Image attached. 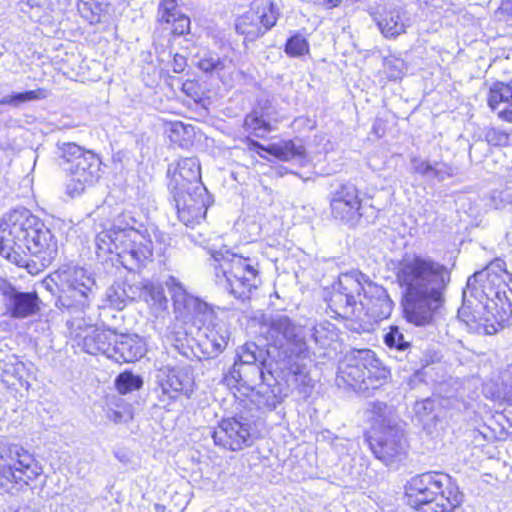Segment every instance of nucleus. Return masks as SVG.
<instances>
[{"instance_id":"f257e3e1","label":"nucleus","mask_w":512,"mask_h":512,"mask_svg":"<svg viewBox=\"0 0 512 512\" xmlns=\"http://www.w3.org/2000/svg\"><path fill=\"white\" fill-rule=\"evenodd\" d=\"M396 278L403 289L405 319L415 326L431 325L450 281L448 270L431 257L410 253L399 261Z\"/></svg>"},{"instance_id":"f03ea898","label":"nucleus","mask_w":512,"mask_h":512,"mask_svg":"<svg viewBox=\"0 0 512 512\" xmlns=\"http://www.w3.org/2000/svg\"><path fill=\"white\" fill-rule=\"evenodd\" d=\"M29 251L43 266L57 255L58 247L51 231L28 210H14L0 224V254L19 263L21 255Z\"/></svg>"},{"instance_id":"7ed1b4c3","label":"nucleus","mask_w":512,"mask_h":512,"mask_svg":"<svg viewBox=\"0 0 512 512\" xmlns=\"http://www.w3.org/2000/svg\"><path fill=\"white\" fill-rule=\"evenodd\" d=\"M124 214L119 215L111 228L96 236V248L99 256L114 254L128 270H135L150 260L153 254L152 240L146 231L135 229V220Z\"/></svg>"},{"instance_id":"20e7f679","label":"nucleus","mask_w":512,"mask_h":512,"mask_svg":"<svg viewBox=\"0 0 512 512\" xmlns=\"http://www.w3.org/2000/svg\"><path fill=\"white\" fill-rule=\"evenodd\" d=\"M408 504L423 512H453L464 495L451 477L444 473H423L412 477L405 486Z\"/></svg>"},{"instance_id":"39448f33","label":"nucleus","mask_w":512,"mask_h":512,"mask_svg":"<svg viewBox=\"0 0 512 512\" xmlns=\"http://www.w3.org/2000/svg\"><path fill=\"white\" fill-rule=\"evenodd\" d=\"M216 282L236 298L244 299L260 284L258 269L249 258L228 250L212 254Z\"/></svg>"},{"instance_id":"423d86ee","label":"nucleus","mask_w":512,"mask_h":512,"mask_svg":"<svg viewBox=\"0 0 512 512\" xmlns=\"http://www.w3.org/2000/svg\"><path fill=\"white\" fill-rule=\"evenodd\" d=\"M331 304L337 308L353 310L357 304L367 310L372 306L388 305L385 289L371 282L362 272L354 270L339 276Z\"/></svg>"},{"instance_id":"0eeeda50","label":"nucleus","mask_w":512,"mask_h":512,"mask_svg":"<svg viewBox=\"0 0 512 512\" xmlns=\"http://www.w3.org/2000/svg\"><path fill=\"white\" fill-rule=\"evenodd\" d=\"M388 377V371L381 366L371 350H358L348 354L340 362L336 382L356 391L377 388Z\"/></svg>"},{"instance_id":"6e6552de","label":"nucleus","mask_w":512,"mask_h":512,"mask_svg":"<svg viewBox=\"0 0 512 512\" xmlns=\"http://www.w3.org/2000/svg\"><path fill=\"white\" fill-rule=\"evenodd\" d=\"M62 151V166L67 174L66 192L71 197L79 196L99 180L101 161L74 143L65 144Z\"/></svg>"},{"instance_id":"1a4fd4ad","label":"nucleus","mask_w":512,"mask_h":512,"mask_svg":"<svg viewBox=\"0 0 512 512\" xmlns=\"http://www.w3.org/2000/svg\"><path fill=\"white\" fill-rule=\"evenodd\" d=\"M50 280L58 286V303L61 306L75 310H83L89 306V296L95 287V280L87 270L64 266L51 274Z\"/></svg>"},{"instance_id":"9d476101","label":"nucleus","mask_w":512,"mask_h":512,"mask_svg":"<svg viewBox=\"0 0 512 512\" xmlns=\"http://www.w3.org/2000/svg\"><path fill=\"white\" fill-rule=\"evenodd\" d=\"M369 443L375 456L387 464L401 460L408 449L403 430L396 424L375 430Z\"/></svg>"},{"instance_id":"9b49d317","label":"nucleus","mask_w":512,"mask_h":512,"mask_svg":"<svg viewBox=\"0 0 512 512\" xmlns=\"http://www.w3.org/2000/svg\"><path fill=\"white\" fill-rule=\"evenodd\" d=\"M0 471L4 485L9 482L23 487L37 479L43 469L34 456L22 448L13 463L0 468Z\"/></svg>"},{"instance_id":"f8f14e48","label":"nucleus","mask_w":512,"mask_h":512,"mask_svg":"<svg viewBox=\"0 0 512 512\" xmlns=\"http://www.w3.org/2000/svg\"><path fill=\"white\" fill-rule=\"evenodd\" d=\"M178 218L186 226H193L205 218L209 205L207 189L202 194L192 190L174 191Z\"/></svg>"},{"instance_id":"ddd939ff","label":"nucleus","mask_w":512,"mask_h":512,"mask_svg":"<svg viewBox=\"0 0 512 512\" xmlns=\"http://www.w3.org/2000/svg\"><path fill=\"white\" fill-rule=\"evenodd\" d=\"M212 437L217 446L239 451L251 444L250 425L235 418L224 419L214 429Z\"/></svg>"},{"instance_id":"4468645a","label":"nucleus","mask_w":512,"mask_h":512,"mask_svg":"<svg viewBox=\"0 0 512 512\" xmlns=\"http://www.w3.org/2000/svg\"><path fill=\"white\" fill-rule=\"evenodd\" d=\"M330 207L335 219L354 224L361 216V200L358 189L353 184L341 185L334 191Z\"/></svg>"},{"instance_id":"2eb2a0df","label":"nucleus","mask_w":512,"mask_h":512,"mask_svg":"<svg viewBox=\"0 0 512 512\" xmlns=\"http://www.w3.org/2000/svg\"><path fill=\"white\" fill-rule=\"evenodd\" d=\"M170 290L176 311L183 316H191L202 324L212 322L214 312L206 302L188 294L183 286L175 282L174 279L171 281Z\"/></svg>"},{"instance_id":"dca6fc26","label":"nucleus","mask_w":512,"mask_h":512,"mask_svg":"<svg viewBox=\"0 0 512 512\" xmlns=\"http://www.w3.org/2000/svg\"><path fill=\"white\" fill-rule=\"evenodd\" d=\"M172 191L192 190L194 193H204L201 183L200 164L196 158H184L178 161L170 182Z\"/></svg>"},{"instance_id":"f3484780","label":"nucleus","mask_w":512,"mask_h":512,"mask_svg":"<svg viewBox=\"0 0 512 512\" xmlns=\"http://www.w3.org/2000/svg\"><path fill=\"white\" fill-rule=\"evenodd\" d=\"M162 392L170 398H177L181 394L187 395L192 391L193 378L190 372L182 367H162L158 373Z\"/></svg>"},{"instance_id":"a211bd4d","label":"nucleus","mask_w":512,"mask_h":512,"mask_svg":"<svg viewBox=\"0 0 512 512\" xmlns=\"http://www.w3.org/2000/svg\"><path fill=\"white\" fill-rule=\"evenodd\" d=\"M145 341L136 334H117L113 339L110 358L116 362H135L146 354Z\"/></svg>"},{"instance_id":"6ab92c4d","label":"nucleus","mask_w":512,"mask_h":512,"mask_svg":"<svg viewBox=\"0 0 512 512\" xmlns=\"http://www.w3.org/2000/svg\"><path fill=\"white\" fill-rule=\"evenodd\" d=\"M78 337L82 340V343L78 342V345H82V349L86 353L91 355L102 353L110 358L113 339L115 337L114 331L89 326L83 331V334H79Z\"/></svg>"},{"instance_id":"aec40b11","label":"nucleus","mask_w":512,"mask_h":512,"mask_svg":"<svg viewBox=\"0 0 512 512\" xmlns=\"http://www.w3.org/2000/svg\"><path fill=\"white\" fill-rule=\"evenodd\" d=\"M270 333L277 339L282 338L288 344L294 345L293 353H302L305 350V341L302 336V328L291 323L287 316H278L273 319Z\"/></svg>"},{"instance_id":"412c9836","label":"nucleus","mask_w":512,"mask_h":512,"mask_svg":"<svg viewBox=\"0 0 512 512\" xmlns=\"http://www.w3.org/2000/svg\"><path fill=\"white\" fill-rule=\"evenodd\" d=\"M508 277L506 271L505 262L497 259L486 266L482 271L474 273L473 276L468 278V287L479 283L483 291L486 289H493L500 287L501 283L505 282V278Z\"/></svg>"},{"instance_id":"4be33fe9","label":"nucleus","mask_w":512,"mask_h":512,"mask_svg":"<svg viewBox=\"0 0 512 512\" xmlns=\"http://www.w3.org/2000/svg\"><path fill=\"white\" fill-rule=\"evenodd\" d=\"M7 306L13 317L25 318L38 310V297L34 293H21L9 288L5 291Z\"/></svg>"},{"instance_id":"5701e85b","label":"nucleus","mask_w":512,"mask_h":512,"mask_svg":"<svg viewBox=\"0 0 512 512\" xmlns=\"http://www.w3.org/2000/svg\"><path fill=\"white\" fill-rule=\"evenodd\" d=\"M377 25L385 37L394 38L406 32L410 21L404 12L392 9L379 16Z\"/></svg>"},{"instance_id":"b1692460","label":"nucleus","mask_w":512,"mask_h":512,"mask_svg":"<svg viewBox=\"0 0 512 512\" xmlns=\"http://www.w3.org/2000/svg\"><path fill=\"white\" fill-rule=\"evenodd\" d=\"M488 104L493 110L499 108L500 104L507 105L498 112V116L507 122H512V82L494 84L490 88Z\"/></svg>"},{"instance_id":"393cba45","label":"nucleus","mask_w":512,"mask_h":512,"mask_svg":"<svg viewBox=\"0 0 512 512\" xmlns=\"http://www.w3.org/2000/svg\"><path fill=\"white\" fill-rule=\"evenodd\" d=\"M253 145L261 150L269 153L275 158L281 161H291L295 159H301L305 155V148L300 141L286 140L277 143L270 144L267 147L260 145L259 143H253Z\"/></svg>"},{"instance_id":"a878e982","label":"nucleus","mask_w":512,"mask_h":512,"mask_svg":"<svg viewBox=\"0 0 512 512\" xmlns=\"http://www.w3.org/2000/svg\"><path fill=\"white\" fill-rule=\"evenodd\" d=\"M495 303L487 304L482 307L483 313L478 317L473 316L469 320H465L467 325L475 330L477 333L485 334V335H494L497 333L500 327H503L501 322L504 321L503 318L497 319L493 314L492 310L494 309Z\"/></svg>"},{"instance_id":"bb28decb","label":"nucleus","mask_w":512,"mask_h":512,"mask_svg":"<svg viewBox=\"0 0 512 512\" xmlns=\"http://www.w3.org/2000/svg\"><path fill=\"white\" fill-rule=\"evenodd\" d=\"M258 347L254 343H246L239 347L237 350V359L233 365V374L242 379L241 369L242 365L250 367L255 372L256 378L259 381L263 380V371L259 365H257L258 358L256 352Z\"/></svg>"},{"instance_id":"cd10ccee","label":"nucleus","mask_w":512,"mask_h":512,"mask_svg":"<svg viewBox=\"0 0 512 512\" xmlns=\"http://www.w3.org/2000/svg\"><path fill=\"white\" fill-rule=\"evenodd\" d=\"M269 30L270 28L257 19L250 9L241 15L236 22V31L250 41L260 38Z\"/></svg>"},{"instance_id":"c85d7f7f","label":"nucleus","mask_w":512,"mask_h":512,"mask_svg":"<svg viewBox=\"0 0 512 512\" xmlns=\"http://www.w3.org/2000/svg\"><path fill=\"white\" fill-rule=\"evenodd\" d=\"M251 12L268 28L275 26L280 16L279 0H252Z\"/></svg>"},{"instance_id":"c756f323","label":"nucleus","mask_w":512,"mask_h":512,"mask_svg":"<svg viewBox=\"0 0 512 512\" xmlns=\"http://www.w3.org/2000/svg\"><path fill=\"white\" fill-rule=\"evenodd\" d=\"M277 122L278 120L273 119L268 111H253L246 116L244 127L254 136L263 137L274 129Z\"/></svg>"},{"instance_id":"7c9ffc66","label":"nucleus","mask_w":512,"mask_h":512,"mask_svg":"<svg viewBox=\"0 0 512 512\" xmlns=\"http://www.w3.org/2000/svg\"><path fill=\"white\" fill-rule=\"evenodd\" d=\"M411 163L413 171L424 177H430L437 179L438 181H443L447 177L453 176L452 168L446 164H441L439 167L438 163L431 164L429 161L420 159L418 157H413L411 159Z\"/></svg>"},{"instance_id":"2f4dec72","label":"nucleus","mask_w":512,"mask_h":512,"mask_svg":"<svg viewBox=\"0 0 512 512\" xmlns=\"http://www.w3.org/2000/svg\"><path fill=\"white\" fill-rule=\"evenodd\" d=\"M140 298L155 311L164 309L167 303L163 287L153 283H146L142 286Z\"/></svg>"},{"instance_id":"473e14b6","label":"nucleus","mask_w":512,"mask_h":512,"mask_svg":"<svg viewBox=\"0 0 512 512\" xmlns=\"http://www.w3.org/2000/svg\"><path fill=\"white\" fill-rule=\"evenodd\" d=\"M47 93L43 88H37L26 92L14 93L0 99V105L18 107L24 103L45 99Z\"/></svg>"},{"instance_id":"72a5a7b5","label":"nucleus","mask_w":512,"mask_h":512,"mask_svg":"<svg viewBox=\"0 0 512 512\" xmlns=\"http://www.w3.org/2000/svg\"><path fill=\"white\" fill-rule=\"evenodd\" d=\"M228 340L229 333L227 328L224 325L214 324L206 334L205 345L207 347L210 346L212 352L220 353L226 348Z\"/></svg>"},{"instance_id":"f704fd0d","label":"nucleus","mask_w":512,"mask_h":512,"mask_svg":"<svg viewBox=\"0 0 512 512\" xmlns=\"http://www.w3.org/2000/svg\"><path fill=\"white\" fill-rule=\"evenodd\" d=\"M384 342L389 348L405 351L410 347V338L398 326H391L384 335Z\"/></svg>"},{"instance_id":"c9c22d12","label":"nucleus","mask_w":512,"mask_h":512,"mask_svg":"<svg viewBox=\"0 0 512 512\" xmlns=\"http://www.w3.org/2000/svg\"><path fill=\"white\" fill-rule=\"evenodd\" d=\"M228 62L226 58H220L217 54L209 52L200 58L198 67L204 73H218L227 68Z\"/></svg>"},{"instance_id":"e433bc0d","label":"nucleus","mask_w":512,"mask_h":512,"mask_svg":"<svg viewBox=\"0 0 512 512\" xmlns=\"http://www.w3.org/2000/svg\"><path fill=\"white\" fill-rule=\"evenodd\" d=\"M384 73L390 80L401 79L407 70L405 61L396 56H389L384 59Z\"/></svg>"},{"instance_id":"4c0bfd02","label":"nucleus","mask_w":512,"mask_h":512,"mask_svg":"<svg viewBox=\"0 0 512 512\" xmlns=\"http://www.w3.org/2000/svg\"><path fill=\"white\" fill-rule=\"evenodd\" d=\"M142 385V379L131 372H123L116 379V388L121 394L139 390Z\"/></svg>"},{"instance_id":"58836bf2","label":"nucleus","mask_w":512,"mask_h":512,"mask_svg":"<svg viewBox=\"0 0 512 512\" xmlns=\"http://www.w3.org/2000/svg\"><path fill=\"white\" fill-rule=\"evenodd\" d=\"M22 447L14 444H9L5 441H0V468L12 464ZM4 490V483L2 481V472L0 471V491Z\"/></svg>"},{"instance_id":"ea45409f","label":"nucleus","mask_w":512,"mask_h":512,"mask_svg":"<svg viewBox=\"0 0 512 512\" xmlns=\"http://www.w3.org/2000/svg\"><path fill=\"white\" fill-rule=\"evenodd\" d=\"M285 52L291 57H300L309 53V43L301 35L296 34L287 40Z\"/></svg>"},{"instance_id":"a19ab883","label":"nucleus","mask_w":512,"mask_h":512,"mask_svg":"<svg viewBox=\"0 0 512 512\" xmlns=\"http://www.w3.org/2000/svg\"><path fill=\"white\" fill-rule=\"evenodd\" d=\"M131 299L133 297H130L119 285L112 286L107 293V300L110 306L117 310H122Z\"/></svg>"},{"instance_id":"79ce46f5","label":"nucleus","mask_w":512,"mask_h":512,"mask_svg":"<svg viewBox=\"0 0 512 512\" xmlns=\"http://www.w3.org/2000/svg\"><path fill=\"white\" fill-rule=\"evenodd\" d=\"M371 412L375 415V421H381L382 427L395 424L393 411L384 403H372Z\"/></svg>"},{"instance_id":"37998d69","label":"nucleus","mask_w":512,"mask_h":512,"mask_svg":"<svg viewBox=\"0 0 512 512\" xmlns=\"http://www.w3.org/2000/svg\"><path fill=\"white\" fill-rule=\"evenodd\" d=\"M168 24L172 25L171 31L173 34L183 35L189 31L190 19L177 11L175 16H171V21Z\"/></svg>"},{"instance_id":"c03bdc74","label":"nucleus","mask_w":512,"mask_h":512,"mask_svg":"<svg viewBox=\"0 0 512 512\" xmlns=\"http://www.w3.org/2000/svg\"><path fill=\"white\" fill-rule=\"evenodd\" d=\"M177 12L176 0H162L159 7V20L169 23L171 16H175Z\"/></svg>"},{"instance_id":"a18cd8bd","label":"nucleus","mask_w":512,"mask_h":512,"mask_svg":"<svg viewBox=\"0 0 512 512\" xmlns=\"http://www.w3.org/2000/svg\"><path fill=\"white\" fill-rule=\"evenodd\" d=\"M486 139L488 143L492 145L501 146L508 143L509 137L508 134L503 131L491 129L486 133Z\"/></svg>"},{"instance_id":"49530a36","label":"nucleus","mask_w":512,"mask_h":512,"mask_svg":"<svg viewBox=\"0 0 512 512\" xmlns=\"http://www.w3.org/2000/svg\"><path fill=\"white\" fill-rule=\"evenodd\" d=\"M414 410L418 415L428 414L433 410V402L430 399L416 402Z\"/></svg>"},{"instance_id":"de8ad7c7","label":"nucleus","mask_w":512,"mask_h":512,"mask_svg":"<svg viewBox=\"0 0 512 512\" xmlns=\"http://www.w3.org/2000/svg\"><path fill=\"white\" fill-rule=\"evenodd\" d=\"M187 65L186 58L180 54H175L173 58V71L175 73H181L184 71L185 67Z\"/></svg>"},{"instance_id":"09e8293b","label":"nucleus","mask_w":512,"mask_h":512,"mask_svg":"<svg viewBox=\"0 0 512 512\" xmlns=\"http://www.w3.org/2000/svg\"><path fill=\"white\" fill-rule=\"evenodd\" d=\"M182 91L188 96L196 94V83L193 80H186L182 85Z\"/></svg>"},{"instance_id":"8fccbe9b","label":"nucleus","mask_w":512,"mask_h":512,"mask_svg":"<svg viewBox=\"0 0 512 512\" xmlns=\"http://www.w3.org/2000/svg\"><path fill=\"white\" fill-rule=\"evenodd\" d=\"M181 131L186 132L187 127L184 126L181 122H176L172 124V132L174 133H180Z\"/></svg>"},{"instance_id":"3c124183","label":"nucleus","mask_w":512,"mask_h":512,"mask_svg":"<svg viewBox=\"0 0 512 512\" xmlns=\"http://www.w3.org/2000/svg\"><path fill=\"white\" fill-rule=\"evenodd\" d=\"M265 407L269 408V409H273L276 407V404H277V401H276V397L273 396L271 399L270 397L262 403Z\"/></svg>"},{"instance_id":"603ef678","label":"nucleus","mask_w":512,"mask_h":512,"mask_svg":"<svg viewBox=\"0 0 512 512\" xmlns=\"http://www.w3.org/2000/svg\"><path fill=\"white\" fill-rule=\"evenodd\" d=\"M322 2L334 7L337 6L341 2V0H322Z\"/></svg>"},{"instance_id":"864d4df0","label":"nucleus","mask_w":512,"mask_h":512,"mask_svg":"<svg viewBox=\"0 0 512 512\" xmlns=\"http://www.w3.org/2000/svg\"><path fill=\"white\" fill-rule=\"evenodd\" d=\"M113 421L118 422L121 420V415L119 412L114 411L112 415L109 416Z\"/></svg>"},{"instance_id":"5fc2aeb1","label":"nucleus","mask_w":512,"mask_h":512,"mask_svg":"<svg viewBox=\"0 0 512 512\" xmlns=\"http://www.w3.org/2000/svg\"><path fill=\"white\" fill-rule=\"evenodd\" d=\"M268 390H269V389H268V387H263V390H262V391H260V392H261V393H267V392H268Z\"/></svg>"},{"instance_id":"6e6d98bb","label":"nucleus","mask_w":512,"mask_h":512,"mask_svg":"<svg viewBox=\"0 0 512 512\" xmlns=\"http://www.w3.org/2000/svg\"><path fill=\"white\" fill-rule=\"evenodd\" d=\"M494 206H495L496 209L501 207L499 204H495Z\"/></svg>"}]
</instances>
